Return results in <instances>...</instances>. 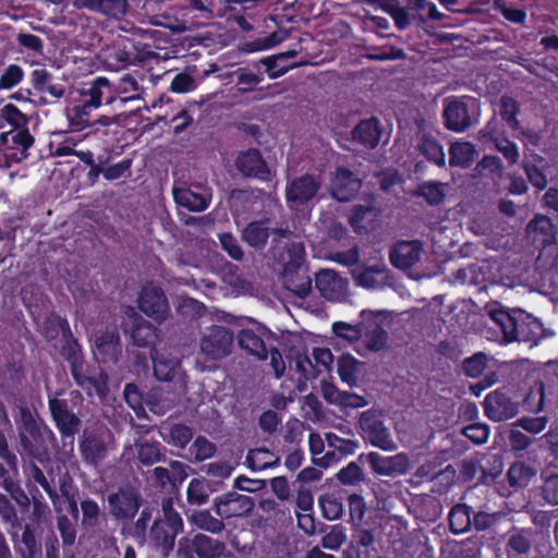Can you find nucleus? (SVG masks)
Listing matches in <instances>:
<instances>
[{"instance_id": "nucleus-3", "label": "nucleus", "mask_w": 558, "mask_h": 558, "mask_svg": "<svg viewBox=\"0 0 558 558\" xmlns=\"http://www.w3.org/2000/svg\"><path fill=\"white\" fill-rule=\"evenodd\" d=\"M305 246L302 242L287 244L280 254L282 281L287 290L299 298H306L312 291V279L303 271Z\"/></svg>"}, {"instance_id": "nucleus-15", "label": "nucleus", "mask_w": 558, "mask_h": 558, "mask_svg": "<svg viewBox=\"0 0 558 558\" xmlns=\"http://www.w3.org/2000/svg\"><path fill=\"white\" fill-rule=\"evenodd\" d=\"M254 506L252 497L236 492H229L214 499L215 512L221 519L246 515L253 510Z\"/></svg>"}, {"instance_id": "nucleus-47", "label": "nucleus", "mask_w": 558, "mask_h": 558, "mask_svg": "<svg viewBox=\"0 0 558 558\" xmlns=\"http://www.w3.org/2000/svg\"><path fill=\"white\" fill-rule=\"evenodd\" d=\"M76 9H87L108 16H114L121 11V0H73Z\"/></svg>"}, {"instance_id": "nucleus-26", "label": "nucleus", "mask_w": 558, "mask_h": 558, "mask_svg": "<svg viewBox=\"0 0 558 558\" xmlns=\"http://www.w3.org/2000/svg\"><path fill=\"white\" fill-rule=\"evenodd\" d=\"M547 167L548 165L546 159L536 153L524 155V158L522 160V169L529 182L537 191H543L548 185V179L545 173Z\"/></svg>"}, {"instance_id": "nucleus-8", "label": "nucleus", "mask_w": 558, "mask_h": 558, "mask_svg": "<svg viewBox=\"0 0 558 558\" xmlns=\"http://www.w3.org/2000/svg\"><path fill=\"white\" fill-rule=\"evenodd\" d=\"M60 395H62V392H56L54 397L49 396V411L63 444L65 445L69 441L73 445L75 434L78 433L82 426V421L70 409L69 401L66 399L59 398Z\"/></svg>"}, {"instance_id": "nucleus-12", "label": "nucleus", "mask_w": 558, "mask_h": 558, "mask_svg": "<svg viewBox=\"0 0 558 558\" xmlns=\"http://www.w3.org/2000/svg\"><path fill=\"white\" fill-rule=\"evenodd\" d=\"M484 414L493 422H504L514 417L520 404L513 400L510 389L500 387L489 392L483 402Z\"/></svg>"}, {"instance_id": "nucleus-29", "label": "nucleus", "mask_w": 558, "mask_h": 558, "mask_svg": "<svg viewBox=\"0 0 558 558\" xmlns=\"http://www.w3.org/2000/svg\"><path fill=\"white\" fill-rule=\"evenodd\" d=\"M80 451L86 463L97 465L107 456V445L99 434H84L80 441Z\"/></svg>"}, {"instance_id": "nucleus-38", "label": "nucleus", "mask_w": 558, "mask_h": 558, "mask_svg": "<svg viewBox=\"0 0 558 558\" xmlns=\"http://www.w3.org/2000/svg\"><path fill=\"white\" fill-rule=\"evenodd\" d=\"M22 534L13 541L21 558H36L41 553V545L37 542L35 531L31 524L22 526Z\"/></svg>"}, {"instance_id": "nucleus-28", "label": "nucleus", "mask_w": 558, "mask_h": 558, "mask_svg": "<svg viewBox=\"0 0 558 558\" xmlns=\"http://www.w3.org/2000/svg\"><path fill=\"white\" fill-rule=\"evenodd\" d=\"M480 134L483 141L494 143L495 148L502 154L510 166L518 162L520 154L517 144L507 137H504L494 126L490 125V123L481 130Z\"/></svg>"}, {"instance_id": "nucleus-5", "label": "nucleus", "mask_w": 558, "mask_h": 558, "mask_svg": "<svg viewBox=\"0 0 558 558\" xmlns=\"http://www.w3.org/2000/svg\"><path fill=\"white\" fill-rule=\"evenodd\" d=\"M179 558H235L225 542L206 534L197 533L193 537H182L178 544Z\"/></svg>"}, {"instance_id": "nucleus-52", "label": "nucleus", "mask_w": 558, "mask_h": 558, "mask_svg": "<svg viewBox=\"0 0 558 558\" xmlns=\"http://www.w3.org/2000/svg\"><path fill=\"white\" fill-rule=\"evenodd\" d=\"M415 195L423 197L428 205L437 206L445 199L444 185L440 182L428 181L418 184Z\"/></svg>"}, {"instance_id": "nucleus-40", "label": "nucleus", "mask_w": 558, "mask_h": 558, "mask_svg": "<svg viewBox=\"0 0 558 558\" xmlns=\"http://www.w3.org/2000/svg\"><path fill=\"white\" fill-rule=\"evenodd\" d=\"M269 238V228L266 221L256 220L250 222L242 232V239L256 250L266 246Z\"/></svg>"}, {"instance_id": "nucleus-17", "label": "nucleus", "mask_w": 558, "mask_h": 558, "mask_svg": "<svg viewBox=\"0 0 558 558\" xmlns=\"http://www.w3.org/2000/svg\"><path fill=\"white\" fill-rule=\"evenodd\" d=\"M81 101L92 107L94 110L102 105H114L111 90V80L106 76H97L90 82L84 83L78 89Z\"/></svg>"}, {"instance_id": "nucleus-46", "label": "nucleus", "mask_w": 558, "mask_h": 558, "mask_svg": "<svg viewBox=\"0 0 558 558\" xmlns=\"http://www.w3.org/2000/svg\"><path fill=\"white\" fill-rule=\"evenodd\" d=\"M418 150L429 162L438 167L445 166L446 155L442 145L437 138L424 135L418 144Z\"/></svg>"}, {"instance_id": "nucleus-35", "label": "nucleus", "mask_w": 558, "mask_h": 558, "mask_svg": "<svg viewBox=\"0 0 558 558\" xmlns=\"http://www.w3.org/2000/svg\"><path fill=\"white\" fill-rule=\"evenodd\" d=\"M473 508L466 504H456L448 513L449 530L454 535L464 534L471 531V519Z\"/></svg>"}, {"instance_id": "nucleus-39", "label": "nucleus", "mask_w": 558, "mask_h": 558, "mask_svg": "<svg viewBox=\"0 0 558 558\" xmlns=\"http://www.w3.org/2000/svg\"><path fill=\"white\" fill-rule=\"evenodd\" d=\"M0 520L7 526V531L12 541L19 536L22 530V522L19 519L17 511L10 499L0 493Z\"/></svg>"}, {"instance_id": "nucleus-50", "label": "nucleus", "mask_w": 558, "mask_h": 558, "mask_svg": "<svg viewBox=\"0 0 558 558\" xmlns=\"http://www.w3.org/2000/svg\"><path fill=\"white\" fill-rule=\"evenodd\" d=\"M80 509L82 511V527L86 531L95 529L99 524L101 515L98 502L90 497H86L81 500Z\"/></svg>"}, {"instance_id": "nucleus-22", "label": "nucleus", "mask_w": 558, "mask_h": 558, "mask_svg": "<svg viewBox=\"0 0 558 558\" xmlns=\"http://www.w3.org/2000/svg\"><path fill=\"white\" fill-rule=\"evenodd\" d=\"M445 126L453 132H463L472 123L468 105L459 99H447L442 112Z\"/></svg>"}, {"instance_id": "nucleus-44", "label": "nucleus", "mask_w": 558, "mask_h": 558, "mask_svg": "<svg viewBox=\"0 0 558 558\" xmlns=\"http://www.w3.org/2000/svg\"><path fill=\"white\" fill-rule=\"evenodd\" d=\"M475 149L469 142H456L449 148V165L451 167L469 168L474 161Z\"/></svg>"}, {"instance_id": "nucleus-25", "label": "nucleus", "mask_w": 558, "mask_h": 558, "mask_svg": "<svg viewBox=\"0 0 558 558\" xmlns=\"http://www.w3.org/2000/svg\"><path fill=\"white\" fill-rule=\"evenodd\" d=\"M315 286L320 295L328 301L339 300L345 290V281L331 269L319 270L315 276Z\"/></svg>"}, {"instance_id": "nucleus-59", "label": "nucleus", "mask_w": 558, "mask_h": 558, "mask_svg": "<svg viewBox=\"0 0 558 558\" xmlns=\"http://www.w3.org/2000/svg\"><path fill=\"white\" fill-rule=\"evenodd\" d=\"M518 101L510 96H502L500 99V117L508 123L512 129L519 128V121L517 116L519 113Z\"/></svg>"}, {"instance_id": "nucleus-24", "label": "nucleus", "mask_w": 558, "mask_h": 558, "mask_svg": "<svg viewBox=\"0 0 558 558\" xmlns=\"http://www.w3.org/2000/svg\"><path fill=\"white\" fill-rule=\"evenodd\" d=\"M94 354L101 363H116L121 355L118 330H106L95 338Z\"/></svg>"}, {"instance_id": "nucleus-11", "label": "nucleus", "mask_w": 558, "mask_h": 558, "mask_svg": "<svg viewBox=\"0 0 558 558\" xmlns=\"http://www.w3.org/2000/svg\"><path fill=\"white\" fill-rule=\"evenodd\" d=\"M360 428L363 438L372 446L389 451L396 448L389 429L386 427L380 413L375 410H367L361 414Z\"/></svg>"}, {"instance_id": "nucleus-54", "label": "nucleus", "mask_w": 558, "mask_h": 558, "mask_svg": "<svg viewBox=\"0 0 558 558\" xmlns=\"http://www.w3.org/2000/svg\"><path fill=\"white\" fill-rule=\"evenodd\" d=\"M359 361L351 354H342L337 361V372L341 381L349 385L356 383V368Z\"/></svg>"}, {"instance_id": "nucleus-6", "label": "nucleus", "mask_w": 558, "mask_h": 558, "mask_svg": "<svg viewBox=\"0 0 558 558\" xmlns=\"http://www.w3.org/2000/svg\"><path fill=\"white\" fill-rule=\"evenodd\" d=\"M29 82L36 97L34 104L37 106L59 104L66 94L65 84L44 66L31 72Z\"/></svg>"}, {"instance_id": "nucleus-56", "label": "nucleus", "mask_w": 558, "mask_h": 558, "mask_svg": "<svg viewBox=\"0 0 558 558\" xmlns=\"http://www.w3.org/2000/svg\"><path fill=\"white\" fill-rule=\"evenodd\" d=\"M462 371L466 377L478 378L487 366V355L484 352L474 353L462 362Z\"/></svg>"}, {"instance_id": "nucleus-51", "label": "nucleus", "mask_w": 558, "mask_h": 558, "mask_svg": "<svg viewBox=\"0 0 558 558\" xmlns=\"http://www.w3.org/2000/svg\"><path fill=\"white\" fill-rule=\"evenodd\" d=\"M162 439L179 449H184L193 438V430L185 424L177 423L169 428L166 435L161 433Z\"/></svg>"}, {"instance_id": "nucleus-19", "label": "nucleus", "mask_w": 558, "mask_h": 558, "mask_svg": "<svg viewBox=\"0 0 558 558\" xmlns=\"http://www.w3.org/2000/svg\"><path fill=\"white\" fill-rule=\"evenodd\" d=\"M235 167L245 178L267 181L270 174L268 165L257 148L241 151L235 159Z\"/></svg>"}, {"instance_id": "nucleus-32", "label": "nucleus", "mask_w": 558, "mask_h": 558, "mask_svg": "<svg viewBox=\"0 0 558 558\" xmlns=\"http://www.w3.org/2000/svg\"><path fill=\"white\" fill-rule=\"evenodd\" d=\"M94 109L86 105L84 101H78L71 106L65 107L64 116L68 122V128L71 132H82L90 129L93 122Z\"/></svg>"}, {"instance_id": "nucleus-33", "label": "nucleus", "mask_w": 558, "mask_h": 558, "mask_svg": "<svg viewBox=\"0 0 558 558\" xmlns=\"http://www.w3.org/2000/svg\"><path fill=\"white\" fill-rule=\"evenodd\" d=\"M136 459L144 466H150L158 462H165L166 447L156 439L135 441Z\"/></svg>"}, {"instance_id": "nucleus-37", "label": "nucleus", "mask_w": 558, "mask_h": 558, "mask_svg": "<svg viewBox=\"0 0 558 558\" xmlns=\"http://www.w3.org/2000/svg\"><path fill=\"white\" fill-rule=\"evenodd\" d=\"M318 506L326 520H339L344 512V497L340 492L326 493L318 497Z\"/></svg>"}, {"instance_id": "nucleus-63", "label": "nucleus", "mask_w": 558, "mask_h": 558, "mask_svg": "<svg viewBox=\"0 0 558 558\" xmlns=\"http://www.w3.org/2000/svg\"><path fill=\"white\" fill-rule=\"evenodd\" d=\"M221 248L236 262H241L244 257V252L238 239L230 232H223L218 235Z\"/></svg>"}, {"instance_id": "nucleus-48", "label": "nucleus", "mask_w": 558, "mask_h": 558, "mask_svg": "<svg viewBox=\"0 0 558 558\" xmlns=\"http://www.w3.org/2000/svg\"><path fill=\"white\" fill-rule=\"evenodd\" d=\"M149 356L153 362L155 377L159 381H171L174 377L177 363L173 360L160 356L156 348L149 351Z\"/></svg>"}, {"instance_id": "nucleus-43", "label": "nucleus", "mask_w": 558, "mask_h": 558, "mask_svg": "<svg viewBox=\"0 0 558 558\" xmlns=\"http://www.w3.org/2000/svg\"><path fill=\"white\" fill-rule=\"evenodd\" d=\"M62 338L63 343L61 345L60 354L69 362L72 376L76 377L80 367H82V360L84 359L82 347L72 332L71 336Z\"/></svg>"}, {"instance_id": "nucleus-55", "label": "nucleus", "mask_w": 558, "mask_h": 558, "mask_svg": "<svg viewBox=\"0 0 558 558\" xmlns=\"http://www.w3.org/2000/svg\"><path fill=\"white\" fill-rule=\"evenodd\" d=\"M0 118L12 126V130L28 126L29 118L15 105L7 104L0 110Z\"/></svg>"}, {"instance_id": "nucleus-31", "label": "nucleus", "mask_w": 558, "mask_h": 558, "mask_svg": "<svg viewBox=\"0 0 558 558\" xmlns=\"http://www.w3.org/2000/svg\"><path fill=\"white\" fill-rule=\"evenodd\" d=\"M171 471L163 466H156L154 469V481L156 486L165 489L170 486L172 489H178L187 477L186 466L180 461L170 462Z\"/></svg>"}, {"instance_id": "nucleus-21", "label": "nucleus", "mask_w": 558, "mask_h": 558, "mask_svg": "<svg viewBox=\"0 0 558 558\" xmlns=\"http://www.w3.org/2000/svg\"><path fill=\"white\" fill-rule=\"evenodd\" d=\"M423 243L420 240L399 241L389 252V259L395 268L405 270L413 267L422 256Z\"/></svg>"}, {"instance_id": "nucleus-34", "label": "nucleus", "mask_w": 558, "mask_h": 558, "mask_svg": "<svg viewBox=\"0 0 558 558\" xmlns=\"http://www.w3.org/2000/svg\"><path fill=\"white\" fill-rule=\"evenodd\" d=\"M380 135L381 131L376 118L362 120L352 130L353 141L369 148H375L378 145Z\"/></svg>"}, {"instance_id": "nucleus-30", "label": "nucleus", "mask_w": 558, "mask_h": 558, "mask_svg": "<svg viewBox=\"0 0 558 558\" xmlns=\"http://www.w3.org/2000/svg\"><path fill=\"white\" fill-rule=\"evenodd\" d=\"M129 331L134 345L148 348L149 351L155 348L158 335L156 327L151 323L141 316H135L132 319Z\"/></svg>"}, {"instance_id": "nucleus-18", "label": "nucleus", "mask_w": 558, "mask_h": 558, "mask_svg": "<svg viewBox=\"0 0 558 558\" xmlns=\"http://www.w3.org/2000/svg\"><path fill=\"white\" fill-rule=\"evenodd\" d=\"M362 187V181L348 168L337 167L330 181V194L340 203L355 198Z\"/></svg>"}, {"instance_id": "nucleus-60", "label": "nucleus", "mask_w": 558, "mask_h": 558, "mask_svg": "<svg viewBox=\"0 0 558 558\" xmlns=\"http://www.w3.org/2000/svg\"><path fill=\"white\" fill-rule=\"evenodd\" d=\"M57 529L60 533L63 546L75 544L77 530L76 524L65 514L57 518Z\"/></svg>"}, {"instance_id": "nucleus-64", "label": "nucleus", "mask_w": 558, "mask_h": 558, "mask_svg": "<svg viewBox=\"0 0 558 558\" xmlns=\"http://www.w3.org/2000/svg\"><path fill=\"white\" fill-rule=\"evenodd\" d=\"M24 78L23 69L15 63L10 64L0 76V89H12Z\"/></svg>"}, {"instance_id": "nucleus-61", "label": "nucleus", "mask_w": 558, "mask_h": 558, "mask_svg": "<svg viewBox=\"0 0 558 558\" xmlns=\"http://www.w3.org/2000/svg\"><path fill=\"white\" fill-rule=\"evenodd\" d=\"M337 478L343 485H356L364 481V473L357 462L351 461L337 473Z\"/></svg>"}, {"instance_id": "nucleus-20", "label": "nucleus", "mask_w": 558, "mask_h": 558, "mask_svg": "<svg viewBox=\"0 0 558 558\" xmlns=\"http://www.w3.org/2000/svg\"><path fill=\"white\" fill-rule=\"evenodd\" d=\"M77 373V376L73 378L88 396L94 393L99 397L106 396L108 392V375L106 372L97 369L83 359L82 367H80Z\"/></svg>"}, {"instance_id": "nucleus-62", "label": "nucleus", "mask_w": 558, "mask_h": 558, "mask_svg": "<svg viewBox=\"0 0 558 558\" xmlns=\"http://www.w3.org/2000/svg\"><path fill=\"white\" fill-rule=\"evenodd\" d=\"M387 340L388 333L379 324H375L372 329L365 331V342L372 351L383 350L387 344Z\"/></svg>"}, {"instance_id": "nucleus-10", "label": "nucleus", "mask_w": 558, "mask_h": 558, "mask_svg": "<svg viewBox=\"0 0 558 558\" xmlns=\"http://www.w3.org/2000/svg\"><path fill=\"white\" fill-rule=\"evenodd\" d=\"M322 187L319 175L305 173L289 181L286 185V202L290 208H300L314 201Z\"/></svg>"}, {"instance_id": "nucleus-16", "label": "nucleus", "mask_w": 558, "mask_h": 558, "mask_svg": "<svg viewBox=\"0 0 558 558\" xmlns=\"http://www.w3.org/2000/svg\"><path fill=\"white\" fill-rule=\"evenodd\" d=\"M363 458L369 463L373 473L378 476L403 475L409 469V460L404 453L385 457L371 451L367 454L362 453L359 459Z\"/></svg>"}, {"instance_id": "nucleus-7", "label": "nucleus", "mask_w": 558, "mask_h": 558, "mask_svg": "<svg viewBox=\"0 0 558 558\" xmlns=\"http://www.w3.org/2000/svg\"><path fill=\"white\" fill-rule=\"evenodd\" d=\"M110 515L121 524L133 522L138 513L143 497L141 493L132 486H121L116 492L107 496Z\"/></svg>"}, {"instance_id": "nucleus-53", "label": "nucleus", "mask_w": 558, "mask_h": 558, "mask_svg": "<svg viewBox=\"0 0 558 558\" xmlns=\"http://www.w3.org/2000/svg\"><path fill=\"white\" fill-rule=\"evenodd\" d=\"M5 142L11 141L13 148L20 149L23 155L19 160L25 158L27 155L25 154L28 148L34 145L35 138L31 134L28 126L17 130H11L7 132L4 136Z\"/></svg>"}, {"instance_id": "nucleus-41", "label": "nucleus", "mask_w": 558, "mask_h": 558, "mask_svg": "<svg viewBox=\"0 0 558 558\" xmlns=\"http://www.w3.org/2000/svg\"><path fill=\"white\" fill-rule=\"evenodd\" d=\"M319 534H324L320 545L325 549L338 550L341 545L347 541V529L341 524L327 525L318 523Z\"/></svg>"}, {"instance_id": "nucleus-13", "label": "nucleus", "mask_w": 558, "mask_h": 558, "mask_svg": "<svg viewBox=\"0 0 558 558\" xmlns=\"http://www.w3.org/2000/svg\"><path fill=\"white\" fill-rule=\"evenodd\" d=\"M138 308L148 317L161 323L169 313L167 296L159 286L147 283L142 288L138 300Z\"/></svg>"}, {"instance_id": "nucleus-9", "label": "nucleus", "mask_w": 558, "mask_h": 558, "mask_svg": "<svg viewBox=\"0 0 558 558\" xmlns=\"http://www.w3.org/2000/svg\"><path fill=\"white\" fill-rule=\"evenodd\" d=\"M234 333L226 326L213 325L201 339V351L210 361H220L231 354Z\"/></svg>"}, {"instance_id": "nucleus-58", "label": "nucleus", "mask_w": 558, "mask_h": 558, "mask_svg": "<svg viewBox=\"0 0 558 558\" xmlns=\"http://www.w3.org/2000/svg\"><path fill=\"white\" fill-rule=\"evenodd\" d=\"M187 501L191 505H204L209 498L208 484L198 478H193L186 489Z\"/></svg>"}, {"instance_id": "nucleus-49", "label": "nucleus", "mask_w": 558, "mask_h": 558, "mask_svg": "<svg viewBox=\"0 0 558 558\" xmlns=\"http://www.w3.org/2000/svg\"><path fill=\"white\" fill-rule=\"evenodd\" d=\"M191 521L197 529L211 534H219L225 530L223 519L215 518L209 510L194 511Z\"/></svg>"}, {"instance_id": "nucleus-27", "label": "nucleus", "mask_w": 558, "mask_h": 558, "mask_svg": "<svg viewBox=\"0 0 558 558\" xmlns=\"http://www.w3.org/2000/svg\"><path fill=\"white\" fill-rule=\"evenodd\" d=\"M526 234L534 243H539L544 247L553 244L556 240V229L551 219L542 214H536L529 221Z\"/></svg>"}, {"instance_id": "nucleus-2", "label": "nucleus", "mask_w": 558, "mask_h": 558, "mask_svg": "<svg viewBox=\"0 0 558 558\" xmlns=\"http://www.w3.org/2000/svg\"><path fill=\"white\" fill-rule=\"evenodd\" d=\"M489 316L500 328L507 343L518 341L536 344L542 338V323L523 310L499 307L492 310Z\"/></svg>"}, {"instance_id": "nucleus-36", "label": "nucleus", "mask_w": 558, "mask_h": 558, "mask_svg": "<svg viewBox=\"0 0 558 558\" xmlns=\"http://www.w3.org/2000/svg\"><path fill=\"white\" fill-rule=\"evenodd\" d=\"M173 197L175 203L190 211H203L210 204V195L197 193L191 189H174Z\"/></svg>"}, {"instance_id": "nucleus-1", "label": "nucleus", "mask_w": 558, "mask_h": 558, "mask_svg": "<svg viewBox=\"0 0 558 558\" xmlns=\"http://www.w3.org/2000/svg\"><path fill=\"white\" fill-rule=\"evenodd\" d=\"M17 430L24 471L45 490L54 505L59 500V494L53 486L56 472L48 448V442L56 439L54 435L47 425L38 422L28 409L21 410Z\"/></svg>"}, {"instance_id": "nucleus-23", "label": "nucleus", "mask_w": 558, "mask_h": 558, "mask_svg": "<svg viewBox=\"0 0 558 558\" xmlns=\"http://www.w3.org/2000/svg\"><path fill=\"white\" fill-rule=\"evenodd\" d=\"M140 78H143L142 74L135 71L124 74L117 81H111L114 104L119 102L120 106H123L130 100L138 99L143 90Z\"/></svg>"}, {"instance_id": "nucleus-14", "label": "nucleus", "mask_w": 558, "mask_h": 558, "mask_svg": "<svg viewBox=\"0 0 558 558\" xmlns=\"http://www.w3.org/2000/svg\"><path fill=\"white\" fill-rule=\"evenodd\" d=\"M274 337L270 329L263 325L256 328L241 329L236 336L238 343L242 350L259 361H265L268 357V345L266 340Z\"/></svg>"}, {"instance_id": "nucleus-57", "label": "nucleus", "mask_w": 558, "mask_h": 558, "mask_svg": "<svg viewBox=\"0 0 558 558\" xmlns=\"http://www.w3.org/2000/svg\"><path fill=\"white\" fill-rule=\"evenodd\" d=\"M234 75L236 77L239 92L242 94L254 90L256 85L264 80L263 73H254L245 68H239L235 70Z\"/></svg>"}, {"instance_id": "nucleus-45", "label": "nucleus", "mask_w": 558, "mask_h": 558, "mask_svg": "<svg viewBox=\"0 0 558 558\" xmlns=\"http://www.w3.org/2000/svg\"><path fill=\"white\" fill-rule=\"evenodd\" d=\"M494 10L512 24H525L527 14L523 5L513 3L510 0H495Z\"/></svg>"}, {"instance_id": "nucleus-4", "label": "nucleus", "mask_w": 558, "mask_h": 558, "mask_svg": "<svg viewBox=\"0 0 558 558\" xmlns=\"http://www.w3.org/2000/svg\"><path fill=\"white\" fill-rule=\"evenodd\" d=\"M162 515L155 519L150 527V542L163 556L173 550L177 536L183 532L184 522L173 507L172 497L161 500Z\"/></svg>"}, {"instance_id": "nucleus-42", "label": "nucleus", "mask_w": 558, "mask_h": 558, "mask_svg": "<svg viewBox=\"0 0 558 558\" xmlns=\"http://www.w3.org/2000/svg\"><path fill=\"white\" fill-rule=\"evenodd\" d=\"M531 532L526 530H514L506 543L508 558H520L531 550Z\"/></svg>"}]
</instances>
